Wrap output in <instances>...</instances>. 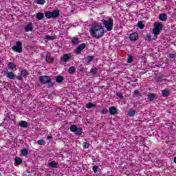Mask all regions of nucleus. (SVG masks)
<instances>
[{"mask_svg":"<svg viewBox=\"0 0 176 176\" xmlns=\"http://www.w3.org/2000/svg\"><path fill=\"white\" fill-rule=\"evenodd\" d=\"M90 34L93 38L100 39V38H102L104 36V34H105V30H104V28H102L100 25H95L91 28Z\"/></svg>","mask_w":176,"mask_h":176,"instance_id":"f257e3e1","label":"nucleus"},{"mask_svg":"<svg viewBox=\"0 0 176 176\" xmlns=\"http://www.w3.org/2000/svg\"><path fill=\"white\" fill-rule=\"evenodd\" d=\"M41 85H47V87H53L54 83L52 82V78L49 76H41L38 78Z\"/></svg>","mask_w":176,"mask_h":176,"instance_id":"f03ea898","label":"nucleus"},{"mask_svg":"<svg viewBox=\"0 0 176 176\" xmlns=\"http://www.w3.org/2000/svg\"><path fill=\"white\" fill-rule=\"evenodd\" d=\"M102 23H103L106 30L112 31V29L113 28V19L112 18H109L107 21L102 19Z\"/></svg>","mask_w":176,"mask_h":176,"instance_id":"7ed1b4c3","label":"nucleus"},{"mask_svg":"<svg viewBox=\"0 0 176 176\" xmlns=\"http://www.w3.org/2000/svg\"><path fill=\"white\" fill-rule=\"evenodd\" d=\"M60 16V10H55L53 12H45V17L47 19H56Z\"/></svg>","mask_w":176,"mask_h":176,"instance_id":"20e7f679","label":"nucleus"},{"mask_svg":"<svg viewBox=\"0 0 176 176\" xmlns=\"http://www.w3.org/2000/svg\"><path fill=\"white\" fill-rule=\"evenodd\" d=\"M163 25L159 22H155L154 23V28L153 29V32L154 35H159L160 34V30H162Z\"/></svg>","mask_w":176,"mask_h":176,"instance_id":"39448f33","label":"nucleus"},{"mask_svg":"<svg viewBox=\"0 0 176 176\" xmlns=\"http://www.w3.org/2000/svg\"><path fill=\"white\" fill-rule=\"evenodd\" d=\"M70 131H72V133H74L76 135H81L83 130L82 128H78L76 125H71Z\"/></svg>","mask_w":176,"mask_h":176,"instance_id":"423d86ee","label":"nucleus"},{"mask_svg":"<svg viewBox=\"0 0 176 176\" xmlns=\"http://www.w3.org/2000/svg\"><path fill=\"white\" fill-rule=\"evenodd\" d=\"M22 43L21 41H17L16 43V45H14L12 47V50L14 52H16L17 53H21L23 52V47H22Z\"/></svg>","mask_w":176,"mask_h":176,"instance_id":"0eeeda50","label":"nucleus"},{"mask_svg":"<svg viewBox=\"0 0 176 176\" xmlns=\"http://www.w3.org/2000/svg\"><path fill=\"white\" fill-rule=\"evenodd\" d=\"M85 48H86V44L85 43L80 44L75 50V53L76 54H80V53H82V50H83V49H85Z\"/></svg>","mask_w":176,"mask_h":176,"instance_id":"6e6552de","label":"nucleus"},{"mask_svg":"<svg viewBox=\"0 0 176 176\" xmlns=\"http://www.w3.org/2000/svg\"><path fill=\"white\" fill-rule=\"evenodd\" d=\"M129 39L132 42H135V41H138V34L137 32L131 33L129 35Z\"/></svg>","mask_w":176,"mask_h":176,"instance_id":"1a4fd4ad","label":"nucleus"},{"mask_svg":"<svg viewBox=\"0 0 176 176\" xmlns=\"http://www.w3.org/2000/svg\"><path fill=\"white\" fill-rule=\"evenodd\" d=\"M3 73L5 75H6V76L8 79H14L15 78L14 73H13L12 72H8V70H5L3 72Z\"/></svg>","mask_w":176,"mask_h":176,"instance_id":"9d476101","label":"nucleus"},{"mask_svg":"<svg viewBox=\"0 0 176 176\" xmlns=\"http://www.w3.org/2000/svg\"><path fill=\"white\" fill-rule=\"evenodd\" d=\"M71 58V55H68L67 54H63V56L60 58L61 61L63 63H67Z\"/></svg>","mask_w":176,"mask_h":176,"instance_id":"9b49d317","label":"nucleus"},{"mask_svg":"<svg viewBox=\"0 0 176 176\" xmlns=\"http://www.w3.org/2000/svg\"><path fill=\"white\" fill-rule=\"evenodd\" d=\"M109 112L110 115H116L118 113V109L115 107H111L109 109Z\"/></svg>","mask_w":176,"mask_h":176,"instance_id":"f8f14e48","label":"nucleus"},{"mask_svg":"<svg viewBox=\"0 0 176 176\" xmlns=\"http://www.w3.org/2000/svg\"><path fill=\"white\" fill-rule=\"evenodd\" d=\"M32 23H28L25 27V32H30V31H32Z\"/></svg>","mask_w":176,"mask_h":176,"instance_id":"ddd939ff","label":"nucleus"},{"mask_svg":"<svg viewBox=\"0 0 176 176\" xmlns=\"http://www.w3.org/2000/svg\"><path fill=\"white\" fill-rule=\"evenodd\" d=\"M159 19L161 21H166V20H167V14L164 13L160 14L159 16Z\"/></svg>","mask_w":176,"mask_h":176,"instance_id":"4468645a","label":"nucleus"},{"mask_svg":"<svg viewBox=\"0 0 176 176\" xmlns=\"http://www.w3.org/2000/svg\"><path fill=\"white\" fill-rule=\"evenodd\" d=\"M19 126L20 127L27 128L28 127V122H27V121H21L19 123Z\"/></svg>","mask_w":176,"mask_h":176,"instance_id":"2eb2a0df","label":"nucleus"},{"mask_svg":"<svg viewBox=\"0 0 176 176\" xmlns=\"http://www.w3.org/2000/svg\"><path fill=\"white\" fill-rule=\"evenodd\" d=\"M162 97H168L170 96V91L168 89H164L162 91Z\"/></svg>","mask_w":176,"mask_h":176,"instance_id":"dca6fc26","label":"nucleus"},{"mask_svg":"<svg viewBox=\"0 0 176 176\" xmlns=\"http://www.w3.org/2000/svg\"><path fill=\"white\" fill-rule=\"evenodd\" d=\"M48 166L52 168H57V167H58V164L56 163V162H51L48 164Z\"/></svg>","mask_w":176,"mask_h":176,"instance_id":"f3484780","label":"nucleus"},{"mask_svg":"<svg viewBox=\"0 0 176 176\" xmlns=\"http://www.w3.org/2000/svg\"><path fill=\"white\" fill-rule=\"evenodd\" d=\"M134 115H135V110L134 109H130L127 113V116H129V118H133Z\"/></svg>","mask_w":176,"mask_h":176,"instance_id":"a211bd4d","label":"nucleus"},{"mask_svg":"<svg viewBox=\"0 0 176 176\" xmlns=\"http://www.w3.org/2000/svg\"><path fill=\"white\" fill-rule=\"evenodd\" d=\"M36 19L38 20H43V19H45V15H43V13L42 12H38L36 14Z\"/></svg>","mask_w":176,"mask_h":176,"instance_id":"6ab92c4d","label":"nucleus"},{"mask_svg":"<svg viewBox=\"0 0 176 176\" xmlns=\"http://www.w3.org/2000/svg\"><path fill=\"white\" fill-rule=\"evenodd\" d=\"M56 83H61L63 82V80H64V77H63L62 76H58L56 78Z\"/></svg>","mask_w":176,"mask_h":176,"instance_id":"aec40b11","label":"nucleus"},{"mask_svg":"<svg viewBox=\"0 0 176 176\" xmlns=\"http://www.w3.org/2000/svg\"><path fill=\"white\" fill-rule=\"evenodd\" d=\"M85 60V63H91V61H93V60H94V56H87Z\"/></svg>","mask_w":176,"mask_h":176,"instance_id":"412c9836","label":"nucleus"},{"mask_svg":"<svg viewBox=\"0 0 176 176\" xmlns=\"http://www.w3.org/2000/svg\"><path fill=\"white\" fill-rule=\"evenodd\" d=\"M8 69H14L16 68V64L14 63L10 62L8 65Z\"/></svg>","mask_w":176,"mask_h":176,"instance_id":"4be33fe9","label":"nucleus"},{"mask_svg":"<svg viewBox=\"0 0 176 176\" xmlns=\"http://www.w3.org/2000/svg\"><path fill=\"white\" fill-rule=\"evenodd\" d=\"M90 72L92 75H96V74H98V69L97 67H93L91 69Z\"/></svg>","mask_w":176,"mask_h":176,"instance_id":"5701e85b","label":"nucleus"},{"mask_svg":"<svg viewBox=\"0 0 176 176\" xmlns=\"http://www.w3.org/2000/svg\"><path fill=\"white\" fill-rule=\"evenodd\" d=\"M23 162V160H21V158L19 157H15V163L16 164H21V163Z\"/></svg>","mask_w":176,"mask_h":176,"instance_id":"b1692460","label":"nucleus"},{"mask_svg":"<svg viewBox=\"0 0 176 176\" xmlns=\"http://www.w3.org/2000/svg\"><path fill=\"white\" fill-rule=\"evenodd\" d=\"M72 43L73 45H78L79 43V39L78 38H73L72 39Z\"/></svg>","mask_w":176,"mask_h":176,"instance_id":"393cba45","label":"nucleus"},{"mask_svg":"<svg viewBox=\"0 0 176 176\" xmlns=\"http://www.w3.org/2000/svg\"><path fill=\"white\" fill-rule=\"evenodd\" d=\"M21 155H22V156H27V155H28V150H27V148L23 149L21 152Z\"/></svg>","mask_w":176,"mask_h":176,"instance_id":"a878e982","label":"nucleus"},{"mask_svg":"<svg viewBox=\"0 0 176 176\" xmlns=\"http://www.w3.org/2000/svg\"><path fill=\"white\" fill-rule=\"evenodd\" d=\"M138 26L139 27V28H140V30H142L145 28V25H144V23H142V21H139L138 23Z\"/></svg>","mask_w":176,"mask_h":176,"instance_id":"bb28decb","label":"nucleus"},{"mask_svg":"<svg viewBox=\"0 0 176 176\" xmlns=\"http://www.w3.org/2000/svg\"><path fill=\"white\" fill-rule=\"evenodd\" d=\"M76 71V69L74 66H72L69 68V74H74V72H75Z\"/></svg>","mask_w":176,"mask_h":176,"instance_id":"cd10ccee","label":"nucleus"},{"mask_svg":"<svg viewBox=\"0 0 176 176\" xmlns=\"http://www.w3.org/2000/svg\"><path fill=\"white\" fill-rule=\"evenodd\" d=\"M148 100L150 101H153V100H155V94H149L148 95Z\"/></svg>","mask_w":176,"mask_h":176,"instance_id":"c85d7f7f","label":"nucleus"},{"mask_svg":"<svg viewBox=\"0 0 176 176\" xmlns=\"http://www.w3.org/2000/svg\"><path fill=\"white\" fill-rule=\"evenodd\" d=\"M93 107H96V104L89 102L88 104H86V108H88V109H90V108H93Z\"/></svg>","mask_w":176,"mask_h":176,"instance_id":"c756f323","label":"nucleus"},{"mask_svg":"<svg viewBox=\"0 0 176 176\" xmlns=\"http://www.w3.org/2000/svg\"><path fill=\"white\" fill-rule=\"evenodd\" d=\"M21 75H22V76H27L28 75V72H27L25 69H23L21 72Z\"/></svg>","mask_w":176,"mask_h":176,"instance_id":"7c9ffc66","label":"nucleus"},{"mask_svg":"<svg viewBox=\"0 0 176 176\" xmlns=\"http://www.w3.org/2000/svg\"><path fill=\"white\" fill-rule=\"evenodd\" d=\"M50 58H51V55L50 54H47L46 55V58H45V61L46 63H50Z\"/></svg>","mask_w":176,"mask_h":176,"instance_id":"2f4dec72","label":"nucleus"},{"mask_svg":"<svg viewBox=\"0 0 176 176\" xmlns=\"http://www.w3.org/2000/svg\"><path fill=\"white\" fill-rule=\"evenodd\" d=\"M37 144L38 145H45V144H46V142H45V140H39L37 141Z\"/></svg>","mask_w":176,"mask_h":176,"instance_id":"473e14b6","label":"nucleus"},{"mask_svg":"<svg viewBox=\"0 0 176 176\" xmlns=\"http://www.w3.org/2000/svg\"><path fill=\"white\" fill-rule=\"evenodd\" d=\"M145 41H147L148 42H151L152 41V38L151 37V35L148 34L144 38Z\"/></svg>","mask_w":176,"mask_h":176,"instance_id":"72a5a7b5","label":"nucleus"},{"mask_svg":"<svg viewBox=\"0 0 176 176\" xmlns=\"http://www.w3.org/2000/svg\"><path fill=\"white\" fill-rule=\"evenodd\" d=\"M127 63H128L129 64H131V63H133V56H129L128 57Z\"/></svg>","mask_w":176,"mask_h":176,"instance_id":"f704fd0d","label":"nucleus"},{"mask_svg":"<svg viewBox=\"0 0 176 176\" xmlns=\"http://www.w3.org/2000/svg\"><path fill=\"white\" fill-rule=\"evenodd\" d=\"M45 0H37V3L38 5H45Z\"/></svg>","mask_w":176,"mask_h":176,"instance_id":"c9c22d12","label":"nucleus"},{"mask_svg":"<svg viewBox=\"0 0 176 176\" xmlns=\"http://www.w3.org/2000/svg\"><path fill=\"white\" fill-rule=\"evenodd\" d=\"M89 146H90V144H89L87 142L83 143V148H85V149H87V148H89Z\"/></svg>","mask_w":176,"mask_h":176,"instance_id":"e433bc0d","label":"nucleus"},{"mask_svg":"<svg viewBox=\"0 0 176 176\" xmlns=\"http://www.w3.org/2000/svg\"><path fill=\"white\" fill-rule=\"evenodd\" d=\"M101 113H102L103 115H107V113H108V109H103L101 111Z\"/></svg>","mask_w":176,"mask_h":176,"instance_id":"4c0bfd02","label":"nucleus"},{"mask_svg":"<svg viewBox=\"0 0 176 176\" xmlns=\"http://www.w3.org/2000/svg\"><path fill=\"white\" fill-rule=\"evenodd\" d=\"M45 39H47L48 41H53V39H54V37L52 36H46Z\"/></svg>","mask_w":176,"mask_h":176,"instance_id":"58836bf2","label":"nucleus"},{"mask_svg":"<svg viewBox=\"0 0 176 176\" xmlns=\"http://www.w3.org/2000/svg\"><path fill=\"white\" fill-rule=\"evenodd\" d=\"M93 171L94 173H97V171H98V166H93Z\"/></svg>","mask_w":176,"mask_h":176,"instance_id":"ea45409f","label":"nucleus"},{"mask_svg":"<svg viewBox=\"0 0 176 176\" xmlns=\"http://www.w3.org/2000/svg\"><path fill=\"white\" fill-rule=\"evenodd\" d=\"M117 96L118 97H119V98H123V94H122V92H118Z\"/></svg>","mask_w":176,"mask_h":176,"instance_id":"a19ab883","label":"nucleus"},{"mask_svg":"<svg viewBox=\"0 0 176 176\" xmlns=\"http://www.w3.org/2000/svg\"><path fill=\"white\" fill-rule=\"evenodd\" d=\"M175 58V54H169V58Z\"/></svg>","mask_w":176,"mask_h":176,"instance_id":"79ce46f5","label":"nucleus"},{"mask_svg":"<svg viewBox=\"0 0 176 176\" xmlns=\"http://www.w3.org/2000/svg\"><path fill=\"white\" fill-rule=\"evenodd\" d=\"M157 82H163V78L162 77H158L157 78Z\"/></svg>","mask_w":176,"mask_h":176,"instance_id":"37998d69","label":"nucleus"},{"mask_svg":"<svg viewBox=\"0 0 176 176\" xmlns=\"http://www.w3.org/2000/svg\"><path fill=\"white\" fill-rule=\"evenodd\" d=\"M16 79H18V80H23V77L21 76H16Z\"/></svg>","mask_w":176,"mask_h":176,"instance_id":"c03bdc74","label":"nucleus"},{"mask_svg":"<svg viewBox=\"0 0 176 176\" xmlns=\"http://www.w3.org/2000/svg\"><path fill=\"white\" fill-rule=\"evenodd\" d=\"M135 94H138V90L135 91Z\"/></svg>","mask_w":176,"mask_h":176,"instance_id":"a18cd8bd","label":"nucleus"},{"mask_svg":"<svg viewBox=\"0 0 176 176\" xmlns=\"http://www.w3.org/2000/svg\"><path fill=\"white\" fill-rule=\"evenodd\" d=\"M174 162H175V163L176 164V157H175Z\"/></svg>","mask_w":176,"mask_h":176,"instance_id":"49530a36","label":"nucleus"},{"mask_svg":"<svg viewBox=\"0 0 176 176\" xmlns=\"http://www.w3.org/2000/svg\"><path fill=\"white\" fill-rule=\"evenodd\" d=\"M154 36H155V38H157V35L154 34Z\"/></svg>","mask_w":176,"mask_h":176,"instance_id":"de8ad7c7","label":"nucleus"},{"mask_svg":"<svg viewBox=\"0 0 176 176\" xmlns=\"http://www.w3.org/2000/svg\"><path fill=\"white\" fill-rule=\"evenodd\" d=\"M47 138L49 139V138H52V137H50V136H47Z\"/></svg>","mask_w":176,"mask_h":176,"instance_id":"09e8293b","label":"nucleus"},{"mask_svg":"<svg viewBox=\"0 0 176 176\" xmlns=\"http://www.w3.org/2000/svg\"><path fill=\"white\" fill-rule=\"evenodd\" d=\"M2 63V60H0V64Z\"/></svg>","mask_w":176,"mask_h":176,"instance_id":"8fccbe9b","label":"nucleus"}]
</instances>
